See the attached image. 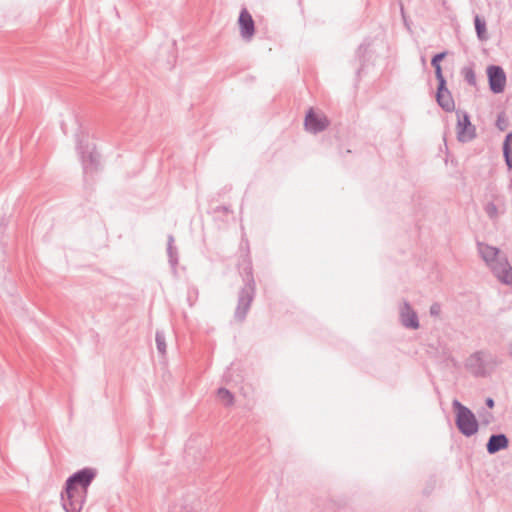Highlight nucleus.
Masks as SVG:
<instances>
[{
    "mask_svg": "<svg viewBox=\"0 0 512 512\" xmlns=\"http://www.w3.org/2000/svg\"><path fill=\"white\" fill-rule=\"evenodd\" d=\"M238 24L240 36L242 37V39L245 41H250L255 34V23L251 14L248 12L246 8H243L240 11Z\"/></svg>",
    "mask_w": 512,
    "mask_h": 512,
    "instance_id": "9b49d317",
    "label": "nucleus"
},
{
    "mask_svg": "<svg viewBox=\"0 0 512 512\" xmlns=\"http://www.w3.org/2000/svg\"><path fill=\"white\" fill-rule=\"evenodd\" d=\"M503 156L508 169H512V132L508 133L503 142Z\"/></svg>",
    "mask_w": 512,
    "mask_h": 512,
    "instance_id": "2eb2a0df",
    "label": "nucleus"
},
{
    "mask_svg": "<svg viewBox=\"0 0 512 512\" xmlns=\"http://www.w3.org/2000/svg\"><path fill=\"white\" fill-rule=\"evenodd\" d=\"M457 114V139L462 143L470 142L476 138V127L471 123L470 116L466 111L458 110Z\"/></svg>",
    "mask_w": 512,
    "mask_h": 512,
    "instance_id": "423d86ee",
    "label": "nucleus"
},
{
    "mask_svg": "<svg viewBox=\"0 0 512 512\" xmlns=\"http://www.w3.org/2000/svg\"><path fill=\"white\" fill-rule=\"evenodd\" d=\"M447 55V52L444 51V52H441V53H437L435 54L432 59H431V65L433 67H436L438 65H441V61L446 57Z\"/></svg>",
    "mask_w": 512,
    "mask_h": 512,
    "instance_id": "b1692460",
    "label": "nucleus"
},
{
    "mask_svg": "<svg viewBox=\"0 0 512 512\" xmlns=\"http://www.w3.org/2000/svg\"><path fill=\"white\" fill-rule=\"evenodd\" d=\"M494 400L492 398H487L486 399V405L489 407V408H493L494 407Z\"/></svg>",
    "mask_w": 512,
    "mask_h": 512,
    "instance_id": "cd10ccee",
    "label": "nucleus"
},
{
    "mask_svg": "<svg viewBox=\"0 0 512 512\" xmlns=\"http://www.w3.org/2000/svg\"><path fill=\"white\" fill-rule=\"evenodd\" d=\"M155 341L158 352L164 356L166 354L167 349L165 333L159 330L156 331Z\"/></svg>",
    "mask_w": 512,
    "mask_h": 512,
    "instance_id": "a211bd4d",
    "label": "nucleus"
},
{
    "mask_svg": "<svg viewBox=\"0 0 512 512\" xmlns=\"http://www.w3.org/2000/svg\"><path fill=\"white\" fill-rule=\"evenodd\" d=\"M508 446H509L508 437L503 433H499V434H492L489 437L488 442L486 444V449L490 455H493L501 450L507 449Z\"/></svg>",
    "mask_w": 512,
    "mask_h": 512,
    "instance_id": "4468645a",
    "label": "nucleus"
},
{
    "mask_svg": "<svg viewBox=\"0 0 512 512\" xmlns=\"http://www.w3.org/2000/svg\"><path fill=\"white\" fill-rule=\"evenodd\" d=\"M441 304L438 302H434L429 309V313L432 317H438L441 314Z\"/></svg>",
    "mask_w": 512,
    "mask_h": 512,
    "instance_id": "a878e982",
    "label": "nucleus"
},
{
    "mask_svg": "<svg viewBox=\"0 0 512 512\" xmlns=\"http://www.w3.org/2000/svg\"><path fill=\"white\" fill-rule=\"evenodd\" d=\"M436 101L445 112L454 111L455 102L451 92L447 88V83L438 85L436 92Z\"/></svg>",
    "mask_w": 512,
    "mask_h": 512,
    "instance_id": "ddd939ff",
    "label": "nucleus"
},
{
    "mask_svg": "<svg viewBox=\"0 0 512 512\" xmlns=\"http://www.w3.org/2000/svg\"><path fill=\"white\" fill-rule=\"evenodd\" d=\"M484 211L491 220H496L498 218V208L493 202H488L484 206Z\"/></svg>",
    "mask_w": 512,
    "mask_h": 512,
    "instance_id": "412c9836",
    "label": "nucleus"
},
{
    "mask_svg": "<svg viewBox=\"0 0 512 512\" xmlns=\"http://www.w3.org/2000/svg\"><path fill=\"white\" fill-rule=\"evenodd\" d=\"M77 150L81 157L84 173L95 172L99 165V154L96 152L95 147L83 146L82 142H78Z\"/></svg>",
    "mask_w": 512,
    "mask_h": 512,
    "instance_id": "0eeeda50",
    "label": "nucleus"
},
{
    "mask_svg": "<svg viewBox=\"0 0 512 512\" xmlns=\"http://www.w3.org/2000/svg\"><path fill=\"white\" fill-rule=\"evenodd\" d=\"M241 275L244 285L238 293L237 306L234 312L235 319L240 322L245 320L256 294V283L250 259L244 263Z\"/></svg>",
    "mask_w": 512,
    "mask_h": 512,
    "instance_id": "f03ea898",
    "label": "nucleus"
},
{
    "mask_svg": "<svg viewBox=\"0 0 512 512\" xmlns=\"http://www.w3.org/2000/svg\"><path fill=\"white\" fill-rule=\"evenodd\" d=\"M400 11H401L402 18H403V20L405 22L406 21V15H405L404 7H403L402 4L400 5Z\"/></svg>",
    "mask_w": 512,
    "mask_h": 512,
    "instance_id": "c756f323",
    "label": "nucleus"
},
{
    "mask_svg": "<svg viewBox=\"0 0 512 512\" xmlns=\"http://www.w3.org/2000/svg\"><path fill=\"white\" fill-rule=\"evenodd\" d=\"M87 492L65 485L61 492V505L65 512H81L87 499Z\"/></svg>",
    "mask_w": 512,
    "mask_h": 512,
    "instance_id": "20e7f679",
    "label": "nucleus"
},
{
    "mask_svg": "<svg viewBox=\"0 0 512 512\" xmlns=\"http://www.w3.org/2000/svg\"><path fill=\"white\" fill-rule=\"evenodd\" d=\"M400 321L406 328H419L418 315L408 301H404L400 308Z\"/></svg>",
    "mask_w": 512,
    "mask_h": 512,
    "instance_id": "f8f14e48",
    "label": "nucleus"
},
{
    "mask_svg": "<svg viewBox=\"0 0 512 512\" xmlns=\"http://www.w3.org/2000/svg\"><path fill=\"white\" fill-rule=\"evenodd\" d=\"M496 127L500 131H504V130L507 129V127H508V120H507V118H506L504 113L498 114L497 120H496Z\"/></svg>",
    "mask_w": 512,
    "mask_h": 512,
    "instance_id": "4be33fe9",
    "label": "nucleus"
},
{
    "mask_svg": "<svg viewBox=\"0 0 512 512\" xmlns=\"http://www.w3.org/2000/svg\"><path fill=\"white\" fill-rule=\"evenodd\" d=\"M477 250L495 277L504 284L512 285V266L506 255L499 248L483 242H477Z\"/></svg>",
    "mask_w": 512,
    "mask_h": 512,
    "instance_id": "f257e3e1",
    "label": "nucleus"
},
{
    "mask_svg": "<svg viewBox=\"0 0 512 512\" xmlns=\"http://www.w3.org/2000/svg\"><path fill=\"white\" fill-rule=\"evenodd\" d=\"M474 25H475V30H476L478 39L481 41L487 40L488 35H487L485 20L480 18L479 15H476L474 18Z\"/></svg>",
    "mask_w": 512,
    "mask_h": 512,
    "instance_id": "f3484780",
    "label": "nucleus"
},
{
    "mask_svg": "<svg viewBox=\"0 0 512 512\" xmlns=\"http://www.w3.org/2000/svg\"><path fill=\"white\" fill-rule=\"evenodd\" d=\"M198 298V290L195 287H191L188 289L187 292V301L189 302V305L192 306L194 302Z\"/></svg>",
    "mask_w": 512,
    "mask_h": 512,
    "instance_id": "5701e85b",
    "label": "nucleus"
},
{
    "mask_svg": "<svg viewBox=\"0 0 512 512\" xmlns=\"http://www.w3.org/2000/svg\"><path fill=\"white\" fill-rule=\"evenodd\" d=\"M329 119L323 114H316L312 108L308 110L304 120L305 129L313 134L320 133L328 128Z\"/></svg>",
    "mask_w": 512,
    "mask_h": 512,
    "instance_id": "1a4fd4ad",
    "label": "nucleus"
},
{
    "mask_svg": "<svg viewBox=\"0 0 512 512\" xmlns=\"http://www.w3.org/2000/svg\"><path fill=\"white\" fill-rule=\"evenodd\" d=\"M368 46H369V44H367V45H365L364 43H363V44H361V45L359 46V48H358V52H359V53H360V52H365V51L367 50Z\"/></svg>",
    "mask_w": 512,
    "mask_h": 512,
    "instance_id": "c85d7f7f",
    "label": "nucleus"
},
{
    "mask_svg": "<svg viewBox=\"0 0 512 512\" xmlns=\"http://www.w3.org/2000/svg\"><path fill=\"white\" fill-rule=\"evenodd\" d=\"M453 406L457 409L455 422L458 430L466 437L474 435L479 425L473 412L458 400L453 402Z\"/></svg>",
    "mask_w": 512,
    "mask_h": 512,
    "instance_id": "7ed1b4c3",
    "label": "nucleus"
},
{
    "mask_svg": "<svg viewBox=\"0 0 512 512\" xmlns=\"http://www.w3.org/2000/svg\"><path fill=\"white\" fill-rule=\"evenodd\" d=\"M167 240V254L169 258V263L173 268H176V266L178 265L179 258L177 248L174 246L173 235H168Z\"/></svg>",
    "mask_w": 512,
    "mask_h": 512,
    "instance_id": "dca6fc26",
    "label": "nucleus"
},
{
    "mask_svg": "<svg viewBox=\"0 0 512 512\" xmlns=\"http://www.w3.org/2000/svg\"><path fill=\"white\" fill-rule=\"evenodd\" d=\"M489 354L485 351H476L472 353L465 362L466 369L476 377L487 375V357Z\"/></svg>",
    "mask_w": 512,
    "mask_h": 512,
    "instance_id": "6e6552de",
    "label": "nucleus"
},
{
    "mask_svg": "<svg viewBox=\"0 0 512 512\" xmlns=\"http://www.w3.org/2000/svg\"><path fill=\"white\" fill-rule=\"evenodd\" d=\"M215 210L217 212H223V213H229L230 212V209L227 206H218Z\"/></svg>",
    "mask_w": 512,
    "mask_h": 512,
    "instance_id": "bb28decb",
    "label": "nucleus"
},
{
    "mask_svg": "<svg viewBox=\"0 0 512 512\" xmlns=\"http://www.w3.org/2000/svg\"><path fill=\"white\" fill-rule=\"evenodd\" d=\"M217 396L219 397V399L225 402L226 406H231L234 402L233 394L226 388H219L217 390Z\"/></svg>",
    "mask_w": 512,
    "mask_h": 512,
    "instance_id": "aec40b11",
    "label": "nucleus"
},
{
    "mask_svg": "<svg viewBox=\"0 0 512 512\" xmlns=\"http://www.w3.org/2000/svg\"><path fill=\"white\" fill-rule=\"evenodd\" d=\"M433 68H434V70H435V77H436V79H437V81H438V85H440V84H446L447 82H446V79H445V77H444V75H443L441 65H438V66L433 67Z\"/></svg>",
    "mask_w": 512,
    "mask_h": 512,
    "instance_id": "393cba45",
    "label": "nucleus"
},
{
    "mask_svg": "<svg viewBox=\"0 0 512 512\" xmlns=\"http://www.w3.org/2000/svg\"><path fill=\"white\" fill-rule=\"evenodd\" d=\"M487 76L490 90L499 94L504 91L506 85V74L502 67L491 65L487 69Z\"/></svg>",
    "mask_w": 512,
    "mask_h": 512,
    "instance_id": "9d476101",
    "label": "nucleus"
},
{
    "mask_svg": "<svg viewBox=\"0 0 512 512\" xmlns=\"http://www.w3.org/2000/svg\"><path fill=\"white\" fill-rule=\"evenodd\" d=\"M461 73H462L465 81L469 85L476 86V75H475L473 67L465 66V67L462 68Z\"/></svg>",
    "mask_w": 512,
    "mask_h": 512,
    "instance_id": "6ab92c4d",
    "label": "nucleus"
},
{
    "mask_svg": "<svg viewBox=\"0 0 512 512\" xmlns=\"http://www.w3.org/2000/svg\"><path fill=\"white\" fill-rule=\"evenodd\" d=\"M96 475V469L86 467L69 476L65 482V485L69 486L70 489L74 487L78 490L86 491L88 493V488L92 481L95 479Z\"/></svg>",
    "mask_w": 512,
    "mask_h": 512,
    "instance_id": "39448f33",
    "label": "nucleus"
}]
</instances>
